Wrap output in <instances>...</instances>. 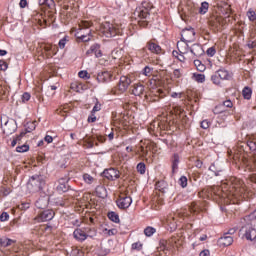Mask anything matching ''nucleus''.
Returning <instances> with one entry per match:
<instances>
[{"label": "nucleus", "instance_id": "1", "mask_svg": "<svg viewBox=\"0 0 256 256\" xmlns=\"http://www.w3.org/2000/svg\"><path fill=\"white\" fill-rule=\"evenodd\" d=\"M221 189L222 197H226L231 200L234 205L253 197V193L247 191L245 182L237 177H231L230 179L222 182Z\"/></svg>", "mask_w": 256, "mask_h": 256}, {"label": "nucleus", "instance_id": "2", "mask_svg": "<svg viewBox=\"0 0 256 256\" xmlns=\"http://www.w3.org/2000/svg\"><path fill=\"white\" fill-rule=\"evenodd\" d=\"M247 148H249L250 151H255L256 143L251 141L240 146L238 151L234 153V161H239L240 163H243V165H247V163H249V154L245 151Z\"/></svg>", "mask_w": 256, "mask_h": 256}, {"label": "nucleus", "instance_id": "3", "mask_svg": "<svg viewBox=\"0 0 256 256\" xmlns=\"http://www.w3.org/2000/svg\"><path fill=\"white\" fill-rule=\"evenodd\" d=\"M93 25L92 22L82 20L79 23V31L76 33L77 39H80V41H83L84 43H87L91 41V29H89Z\"/></svg>", "mask_w": 256, "mask_h": 256}, {"label": "nucleus", "instance_id": "4", "mask_svg": "<svg viewBox=\"0 0 256 256\" xmlns=\"http://www.w3.org/2000/svg\"><path fill=\"white\" fill-rule=\"evenodd\" d=\"M43 185H45V180H43V177L32 176L27 187L31 193H37L43 189Z\"/></svg>", "mask_w": 256, "mask_h": 256}, {"label": "nucleus", "instance_id": "5", "mask_svg": "<svg viewBox=\"0 0 256 256\" xmlns=\"http://www.w3.org/2000/svg\"><path fill=\"white\" fill-rule=\"evenodd\" d=\"M231 74L225 69H219L211 76V81L214 85H221V81H229Z\"/></svg>", "mask_w": 256, "mask_h": 256}, {"label": "nucleus", "instance_id": "6", "mask_svg": "<svg viewBox=\"0 0 256 256\" xmlns=\"http://www.w3.org/2000/svg\"><path fill=\"white\" fill-rule=\"evenodd\" d=\"M167 94L163 89H154L151 90L148 94L145 95L146 101H149L151 103H157L158 101H161V99H165Z\"/></svg>", "mask_w": 256, "mask_h": 256}, {"label": "nucleus", "instance_id": "7", "mask_svg": "<svg viewBox=\"0 0 256 256\" xmlns=\"http://www.w3.org/2000/svg\"><path fill=\"white\" fill-rule=\"evenodd\" d=\"M94 235H95V230L91 228H84V230L77 228L73 232V236H74V239H76V241H85L87 237H93Z\"/></svg>", "mask_w": 256, "mask_h": 256}, {"label": "nucleus", "instance_id": "8", "mask_svg": "<svg viewBox=\"0 0 256 256\" xmlns=\"http://www.w3.org/2000/svg\"><path fill=\"white\" fill-rule=\"evenodd\" d=\"M1 127L5 135H13V133L17 131V122H15L13 119H10L3 124V120H1Z\"/></svg>", "mask_w": 256, "mask_h": 256}, {"label": "nucleus", "instance_id": "9", "mask_svg": "<svg viewBox=\"0 0 256 256\" xmlns=\"http://www.w3.org/2000/svg\"><path fill=\"white\" fill-rule=\"evenodd\" d=\"M227 21H229V15L226 18L221 16H212L209 19V25L213 29H219V27H223Z\"/></svg>", "mask_w": 256, "mask_h": 256}, {"label": "nucleus", "instance_id": "10", "mask_svg": "<svg viewBox=\"0 0 256 256\" xmlns=\"http://www.w3.org/2000/svg\"><path fill=\"white\" fill-rule=\"evenodd\" d=\"M101 33H103L104 37H115L117 35V28L109 22H105L101 27Z\"/></svg>", "mask_w": 256, "mask_h": 256}, {"label": "nucleus", "instance_id": "11", "mask_svg": "<svg viewBox=\"0 0 256 256\" xmlns=\"http://www.w3.org/2000/svg\"><path fill=\"white\" fill-rule=\"evenodd\" d=\"M181 41L193 43V41H195V29L186 28V29L182 30Z\"/></svg>", "mask_w": 256, "mask_h": 256}, {"label": "nucleus", "instance_id": "12", "mask_svg": "<svg viewBox=\"0 0 256 256\" xmlns=\"http://www.w3.org/2000/svg\"><path fill=\"white\" fill-rule=\"evenodd\" d=\"M133 203V199L130 196L121 195L117 200V205L119 209H129Z\"/></svg>", "mask_w": 256, "mask_h": 256}, {"label": "nucleus", "instance_id": "13", "mask_svg": "<svg viewBox=\"0 0 256 256\" xmlns=\"http://www.w3.org/2000/svg\"><path fill=\"white\" fill-rule=\"evenodd\" d=\"M131 85V78L129 76H121L120 81L118 83V90L120 93H125L127 89H129V86Z\"/></svg>", "mask_w": 256, "mask_h": 256}, {"label": "nucleus", "instance_id": "14", "mask_svg": "<svg viewBox=\"0 0 256 256\" xmlns=\"http://www.w3.org/2000/svg\"><path fill=\"white\" fill-rule=\"evenodd\" d=\"M103 175L109 181H115V179H119V177L121 176V173L119 172V170L115 168H110V169H106L103 172Z\"/></svg>", "mask_w": 256, "mask_h": 256}, {"label": "nucleus", "instance_id": "15", "mask_svg": "<svg viewBox=\"0 0 256 256\" xmlns=\"http://www.w3.org/2000/svg\"><path fill=\"white\" fill-rule=\"evenodd\" d=\"M53 217H55V212L53 210H45L38 215L36 221L43 223L45 221H51Z\"/></svg>", "mask_w": 256, "mask_h": 256}, {"label": "nucleus", "instance_id": "16", "mask_svg": "<svg viewBox=\"0 0 256 256\" xmlns=\"http://www.w3.org/2000/svg\"><path fill=\"white\" fill-rule=\"evenodd\" d=\"M43 50L45 51L46 59H51L53 55H57L58 48L53 44H44Z\"/></svg>", "mask_w": 256, "mask_h": 256}, {"label": "nucleus", "instance_id": "17", "mask_svg": "<svg viewBox=\"0 0 256 256\" xmlns=\"http://www.w3.org/2000/svg\"><path fill=\"white\" fill-rule=\"evenodd\" d=\"M242 231H245V237L248 241H255L256 239V229L251 226L242 227Z\"/></svg>", "mask_w": 256, "mask_h": 256}, {"label": "nucleus", "instance_id": "18", "mask_svg": "<svg viewBox=\"0 0 256 256\" xmlns=\"http://www.w3.org/2000/svg\"><path fill=\"white\" fill-rule=\"evenodd\" d=\"M69 179L67 178H61L59 180V185L57 186L58 193H67L69 191Z\"/></svg>", "mask_w": 256, "mask_h": 256}, {"label": "nucleus", "instance_id": "19", "mask_svg": "<svg viewBox=\"0 0 256 256\" xmlns=\"http://www.w3.org/2000/svg\"><path fill=\"white\" fill-rule=\"evenodd\" d=\"M189 42H186L185 40H180L177 43V49L179 51V53H181L182 55H187V53H189V51H191V48H189Z\"/></svg>", "mask_w": 256, "mask_h": 256}, {"label": "nucleus", "instance_id": "20", "mask_svg": "<svg viewBox=\"0 0 256 256\" xmlns=\"http://www.w3.org/2000/svg\"><path fill=\"white\" fill-rule=\"evenodd\" d=\"M218 243L220 247H229L230 245H233V237L227 236V234H224V236L219 238Z\"/></svg>", "mask_w": 256, "mask_h": 256}, {"label": "nucleus", "instance_id": "21", "mask_svg": "<svg viewBox=\"0 0 256 256\" xmlns=\"http://www.w3.org/2000/svg\"><path fill=\"white\" fill-rule=\"evenodd\" d=\"M145 93V86L141 83L134 84L132 86V95H135V97H141Z\"/></svg>", "mask_w": 256, "mask_h": 256}, {"label": "nucleus", "instance_id": "22", "mask_svg": "<svg viewBox=\"0 0 256 256\" xmlns=\"http://www.w3.org/2000/svg\"><path fill=\"white\" fill-rule=\"evenodd\" d=\"M190 51L192 54L195 55V57H201L205 53V50H203V46L200 44H193L190 48Z\"/></svg>", "mask_w": 256, "mask_h": 256}, {"label": "nucleus", "instance_id": "23", "mask_svg": "<svg viewBox=\"0 0 256 256\" xmlns=\"http://www.w3.org/2000/svg\"><path fill=\"white\" fill-rule=\"evenodd\" d=\"M169 246H171V240H160L158 251L164 252V255H167V251H169Z\"/></svg>", "mask_w": 256, "mask_h": 256}, {"label": "nucleus", "instance_id": "24", "mask_svg": "<svg viewBox=\"0 0 256 256\" xmlns=\"http://www.w3.org/2000/svg\"><path fill=\"white\" fill-rule=\"evenodd\" d=\"M97 81L98 83H107L111 81V74H109V72L99 73L97 76Z\"/></svg>", "mask_w": 256, "mask_h": 256}, {"label": "nucleus", "instance_id": "25", "mask_svg": "<svg viewBox=\"0 0 256 256\" xmlns=\"http://www.w3.org/2000/svg\"><path fill=\"white\" fill-rule=\"evenodd\" d=\"M47 205H49V199L47 197H42L36 201V207L38 209H46Z\"/></svg>", "mask_w": 256, "mask_h": 256}, {"label": "nucleus", "instance_id": "26", "mask_svg": "<svg viewBox=\"0 0 256 256\" xmlns=\"http://www.w3.org/2000/svg\"><path fill=\"white\" fill-rule=\"evenodd\" d=\"M148 49L149 51H151V53H156V55H159V53H161V46L155 44L154 42L148 43Z\"/></svg>", "mask_w": 256, "mask_h": 256}, {"label": "nucleus", "instance_id": "27", "mask_svg": "<svg viewBox=\"0 0 256 256\" xmlns=\"http://www.w3.org/2000/svg\"><path fill=\"white\" fill-rule=\"evenodd\" d=\"M27 135V132H21L18 136H16L12 142L11 147H15V145H21V140Z\"/></svg>", "mask_w": 256, "mask_h": 256}, {"label": "nucleus", "instance_id": "28", "mask_svg": "<svg viewBox=\"0 0 256 256\" xmlns=\"http://www.w3.org/2000/svg\"><path fill=\"white\" fill-rule=\"evenodd\" d=\"M109 253H111V248L109 247V244L102 245L98 251V254L100 256H106L109 255Z\"/></svg>", "mask_w": 256, "mask_h": 256}, {"label": "nucleus", "instance_id": "29", "mask_svg": "<svg viewBox=\"0 0 256 256\" xmlns=\"http://www.w3.org/2000/svg\"><path fill=\"white\" fill-rule=\"evenodd\" d=\"M184 112L185 110H183V108H181L180 106L174 107V113H176V115H179L180 117H183V123H187V116L183 115Z\"/></svg>", "mask_w": 256, "mask_h": 256}, {"label": "nucleus", "instance_id": "30", "mask_svg": "<svg viewBox=\"0 0 256 256\" xmlns=\"http://www.w3.org/2000/svg\"><path fill=\"white\" fill-rule=\"evenodd\" d=\"M192 78L196 83H205V74L193 73Z\"/></svg>", "mask_w": 256, "mask_h": 256}, {"label": "nucleus", "instance_id": "31", "mask_svg": "<svg viewBox=\"0 0 256 256\" xmlns=\"http://www.w3.org/2000/svg\"><path fill=\"white\" fill-rule=\"evenodd\" d=\"M194 65H195L197 71H200V73H203V71H205V69H207L205 64H203V62H201L200 60H194Z\"/></svg>", "mask_w": 256, "mask_h": 256}, {"label": "nucleus", "instance_id": "32", "mask_svg": "<svg viewBox=\"0 0 256 256\" xmlns=\"http://www.w3.org/2000/svg\"><path fill=\"white\" fill-rule=\"evenodd\" d=\"M17 153H27L29 151V145L28 144H18L16 147Z\"/></svg>", "mask_w": 256, "mask_h": 256}, {"label": "nucleus", "instance_id": "33", "mask_svg": "<svg viewBox=\"0 0 256 256\" xmlns=\"http://www.w3.org/2000/svg\"><path fill=\"white\" fill-rule=\"evenodd\" d=\"M227 109H224L223 104H218L214 109L213 113L214 115H221V113H225Z\"/></svg>", "mask_w": 256, "mask_h": 256}, {"label": "nucleus", "instance_id": "34", "mask_svg": "<svg viewBox=\"0 0 256 256\" xmlns=\"http://www.w3.org/2000/svg\"><path fill=\"white\" fill-rule=\"evenodd\" d=\"M253 91L251 90V88L249 87H244L243 91H242V95L244 97V99H251V95H252Z\"/></svg>", "mask_w": 256, "mask_h": 256}, {"label": "nucleus", "instance_id": "35", "mask_svg": "<svg viewBox=\"0 0 256 256\" xmlns=\"http://www.w3.org/2000/svg\"><path fill=\"white\" fill-rule=\"evenodd\" d=\"M209 11V3L207 2H202L201 7L199 8V13L200 15H205Z\"/></svg>", "mask_w": 256, "mask_h": 256}, {"label": "nucleus", "instance_id": "36", "mask_svg": "<svg viewBox=\"0 0 256 256\" xmlns=\"http://www.w3.org/2000/svg\"><path fill=\"white\" fill-rule=\"evenodd\" d=\"M139 19H147L149 17V10L147 8H143L138 12Z\"/></svg>", "mask_w": 256, "mask_h": 256}, {"label": "nucleus", "instance_id": "37", "mask_svg": "<svg viewBox=\"0 0 256 256\" xmlns=\"http://www.w3.org/2000/svg\"><path fill=\"white\" fill-rule=\"evenodd\" d=\"M11 193V188L6 187V186H1L0 187V196L1 197H7Z\"/></svg>", "mask_w": 256, "mask_h": 256}, {"label": "nucleus", "instance_id": "38", "mask_svg": "<svg viewBox=\"0 0 256 256\" xmlns=\"http://www.w3.org/2000/svg\"><path fill=\"white\" fill-rule=\"evenodd\" d=\"M108 218L110 221H113L114 223H119V215L115 212L108 213Z\"/></svg>", "mask_w": 256, "mask_h": 256}, {"label": "nucleus", "instance_id": "39", "mask_svg": "<svg viewBox=\"0 0 256 256\" xmlns=\"http://www.w3.org/2000/svg\"><path fill=\"white\" fill-rule=\"evenodd\" d=\"M136 169L138 173H140V175H145V171H146L145 163L143 162L138 163Z\"/></svg>", "mask_w": 256, "mask_h": 256}, {"label": "nucleus", "instance_id": "40", "mask_svg": "<svg viewBox=\"0 0 256 256\" xmlns=\"http://www.w3.org/2000/svg\"><path fill=\"white\" fill-rule=\"evenodd\" d=\"M154 233H155V228L151 226H148L144 229V235H146V237H151Z\"/></svg>", "mask_w": 256, "mask_h": 256}, {"label": "nucleus", "instance_id": "41", "mask_svg": "<svg viewBox=\"0 0 256 256\" xmlns=\"http://www.w3.org/2000/svg\"><path fill=\"white\" fill-rule=\"evenodd\" d=\"M142 75H145V77H151V75H153V68L146 66L142 71Z\"/></svg>", "mask_w": 256, "mask_h": 256}, {"label": "nucleus", "instance_id": "42", "mask_svg": "<svg viewBox=\"0 0 256 256\" xmlns=\"http://www.w3.org/2000/svg\"><path fill=\"white\" fill-rule=\"evenodd\" d=\"M83 180H84L85 183H87L88 185H91V183H93V181H95V178H93V176H91L90 174H84V175H83Z\"/></svg>", "mask_w": 256, "mask_h": 256}, {"label": "nucleus", "instance_id": "43", "mask_svg": "<svg viewBox=\"0 0 256 256\" xmlns=\"http://www.w3.org/2000/svg\"><path fill=\"white\" fill-rule=\"evenodd\" d=\"M247 17L249 21H256V13L253 9H249L247 12Z\"/></svg>", "mask_w": 256, "mask_h": 256}, {"label": "nucleus", "instance_id": "44", "mask_svg": "<svg viewBox=\"0 0 256 256\" xmlns=\"http://www.w3.org/2000/svg\"><path fill=\"white\" fill-rule=\"evenodd\" d=\"M35 122H29L26 125V133H31V131H35Z\"/></svg>", "mask_w": 256, "mask_h": 256}, {"label": "nucleus", "instance_id": "45", "mask_svg": "<svg viewBox=\"0 0 256 256\" xmlns=\"http://www.w3.org/2000/svg\"><path fill=\"white\" fill-rule=\"evenodd\" d=\"M69 41V37H64V38H62L60 41H59V43H58V45H59V47H60V49H65V45H67V42Z\"/></svg>", "mask_w": 256, "mask_h": 256}, {"label": "nucleus", "instance_id": "46", "mask_svg": "<svg viewBox=\"0 0 256 256\" xmlns=\"http://www.w3.org/2000/svg\"><path fill=\"white\" fill-rule=\"evenodd\" d=\"M221 104H222V107H224V109H232L233 107V102L231 100H226Z\"/></svg>", "mask_w": 256, "mask_h": 256}, {"label": "nucleus", "instance_id": "47", "mask_svg": "<svg viewBox=\"0 0 256 256\" xmlns=\"http://www.w3.org/2000/svg\"><path fill=\"white\" fill-rule=\"evenodd\" d=\"M132 249L136 251H141V249H143V244L141 242H135L132 244Z\"/></svg>", "mask_w": 256, "mask_h": 256}, {"label": "nucleus", "instance_id": "48", "mask_svg": "<svg viewBox=\"0 0 256 256\" xmlns=\"http://www.w3.org/2000/svg\"><path fill=\"white\" fill-rule=\"evenodd\" d=\"M208 57H214L215 53H217V51L215 50V47H210L207 49L206 51Z\"/></svg>", "mask_w": 256, "mask_h": 256}, {"label": "nucleus", "instance_id": "49", "mask_svg": "<svg viewBox=\"0 0 256 256\" xmlns=\"http://www.w3.org/2000/svg\"><path fill=\"white\" fill-rule=\"evenodd\" d=\"M9 64L7 62L0 60V71H7Z\"/></svg>", "mask_w": 256, "mask_h": 256}, {"label": "nucleus", "instance_id": "50", "mask_svg": "<svg viewBox=\"0 0 256 256\" xmlns=\"http://www.w3.org/2000/svg\"><path fill=\"white\" fill-rule=\"evenodd\" d=\"M179 183H180L181 187H183V188L187 187V177L182 176V177L179 179Z\"/></svg>", "mask_w": 256, "mask_h": 256}, {"label": "nucleus", "instance_id": "51", "mask_svg": "<svg viewBox=\"0 0 256 256\" xmlns=\"http://www.w3.org/2000/svg\"><path fill=\"white\" fill-rule=\"evenodd\" d=\"M89 73L87 71H80L78 73V77H80V79H88L89 78Z\"/></svg>", "mask_w": 256, "mask_h": 256}, {"label": "nucleus", "instance_id": "52", "mask_svg": "<svg viewBox=\"0 0 256 256\" xmlns=\"http://www.w3.org/2000/svg\"><path fill=\"white\" fill-rule=\"evenodd\" d=\"M0 221H9V213L3 212V213L0 215Z\"/></svg>", "mask_w": 256, "mask_h": 256}, {"label": "nucleus", "instance_id": "53", "mask_svg": "<svg viewBox=\"0 0 256 256\" xmlns=\"http://www.w3.org/2000/svg\"><path fill=\"white\" fill-rule=\"evenodd\" d=\"M81 85L77 84V83H73L71 84L70 88L72 89V91H75L76 93H79V89H80Z\"/></svg>", "mask_w": 256, "mask_h": 256}, {"label": "nucleus", "instance_id": "54", "mask_svg": "<svg viewBox=\"0 0 256 256\" xmlns=\"http://www.w3.org/2000/svg\"><path fill=\"white\" fill-rule=\"evenodd\" d=\"M29 99H31V94H29L28 92L24 93L22 95V101L23 103H27V101H29Z\"/></svg>", "mask_w": 256, "mask_h": 256}, {"label": "nucleus", "instance_id": "55", "mask_svg": "<svg viewBox=\"0 0 256 256\" xmlns=\"http://www.w3.org/2000/svg\"><path fill=\"white\" fill-rule=\"evenodd\" d=\"M149 149H151L150 146H146V149L143 146L140 147V151L143 155H149Z\"/></svg>", "mask_w": 256, "mask_h": 256}, {"label": "nucleus", "instance_id": "56", "mask_svg": "<svg viewBox=\"0 0 256 256\" xmlns=\"http://www.w3.org/2000/svg\"><path fill=\"white\" fill-rule=\"evenodd\" d=\"M97 121V117L95 113L91 112V115L88 117V123H95Z\"/></svg>", "mask_w": 256, "mask_h": 256}, {"label": "nucleus", "instance_id": "57", "mask_svg": "<svg viewBox=\"0 0 256 256\" xmlns=\"http://www.w3.org/2000/svg\"><path fill=\"white\" fill-rule=\"evenodd\" d=\"M189 210H190L191 213H196L197 212V203L192 202L190 207H189Z\"/></svg>", "mask_w": 256, "mask_h": 256}, {"label": "nucleus", "instance_id": "58", "mask_svg": "<svg viewBox=\"0 0 256 256\" xmlns=\"http://www.w3.org/2000/svg\"><path fill=\"white\" fill-rule=\"evenodd\" d=\"M97 111H101V104L96 102L95 106L92 109V113H97Z\"/></svg>", "mask_w": 256, "mask_h": 256}, {"label": "nucleus", "instance_id": "59", "mask_svg": "<svg viewBox=\"0 0 256 256\" xmlns=\"http://www.w3.org/2000/svg\"><path fill=\"white\" fill-rule=\"evenodd\" d=\"M173 75H174V77H175V79H179V78H181V70L180 69H175L174 71H173Z\"/></svg>", "mask_w": 256, "mask_h": 256}, {"label": "nucleus", "instance_id": "60", "mask_svg": "<svg viewBox=\"0 0 256 256\" xmlns=\"http://www.w3.org/2000/svg\"><path fill=\"white\" fill-rule=\"evenodd\" d=\"M201 128H202V129H209V121L203 120V121L201 122Z\"/></svg>", "mask_w": 256, "mask_h": 256}, {"label": "nucleus", "instance_id": "61", "mask_svg": "<svg viewBox=\"0 0 256 256\" xmlns=\"http://www.w3.org/2000/svg\"><path fill=\"white\" fill-rule=\"evenodd\" d=\"M39 5H49V3H53V0H38Z\"/></svg>", "mask_w": 256, "mask_h": 256}, {"label": "nucleus", "instance_id": "62", "mask_svg": "<svg viewBox=\"0 0 256 256\" xmlns=\"http://www.w3.org/2000/svg\"><path fill=\"white\" fill-rule=\"evenodd\" d=\"M172 163L179 164V154L173 155Z\"/></svg>", "mask_w": 256, "mask_h": 256}, {"label": "nucleus", "instance_id": "63", "mask_svg": "<svg viewBox=\"0 0 256 256\" xmlns=\"http://www.w3.org/2000/svg\"><path fill=\"white\" fill-rule=\"evenodd\" d=\"M209 255H211V252H209V250L207 249L200 252V256H209Z\"/></svg>", "mask_w": 256, "mask_h": 256}, {"label": "nucleus", "instance_id": "64", "mask_svg": "<svg viewBox=\"0 0 256 256\" xmlns=\"http://www.w3.org/2000/svg\"><path fill=\"white\" fill-rule=\"evenodd\" d=\"M248 219H256V210H254L250 215L247 216Z\"/></svg>", "mask_w": 256, "mask_h": 256}]
</instances>
